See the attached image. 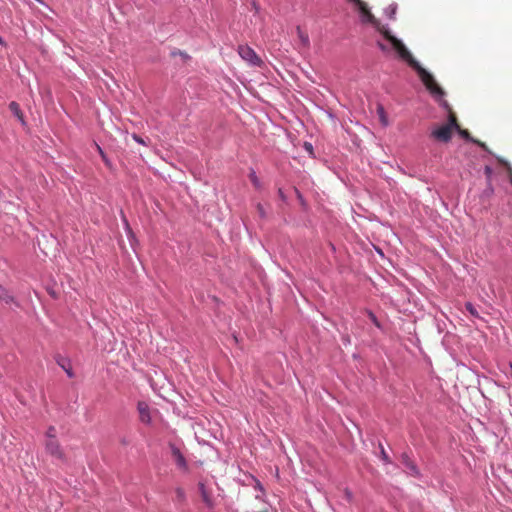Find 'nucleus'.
Listing matches in <instances>:
<instances>
[{"label":"nucleus","mask_w":512,"mask_h":512,"mask_svg":"<svg viewBox=\"0 0 512 512\" xmlns=\"http://www.w3.org/2000/svg\"><path fill=\"white\" fill-rule=\"evenodd\" d=\"M198 491L200 493L201 499L206 505V507L210 510L214 509L216 502L213 496V489L206 485L204 481L198 482Z\"/></svg>","instance_id":"nucleus-2"},{"label":"nucleus","mask_w":512,"mask_h":512,"mask_svg":"<svg viewBox=\"0 0 512 512\" xmlns=\"http://www.w3.org/2000/svg\"><path fill=\"white\" fill-rule=\"evenodd\" d=\"M0 299L5 301L6 303H9L13 300V298L8 294V292L0 286Z\"/></svg>","instance_id":"nucleus-13"},{"label":"nucleus","mask_w":512,"mask_h":512,"mask_svg":"<svg viewBox=\"0 0 512 512\" xmlns=\"http://www.w3.org/2000/svg\"><path fill=\"white\" fill-rule=\"evenodd\" d=\"M96 145V148H97V151L99 152V154L101 155L102 159L106 162V164L108 163L107 159H106V155L105 153L103 152L102 148L98 145V144H95Z\"/></svg>","instance_id":"nucleus-24"},{"label":"nucleus","mask_w":512,"mask_h":512,"mask_svg":"<svg viewBox=\"0 0 512 512\" xmlns=\"http://www.w3.org/2000/svg\"><path fill=\"white\" fill-rule=\"evenodd\" d=\"M485 174L487 177H490L492 174V169L489 166L485 167Z\"/></svg>","instance_id":"nucleus-28"},{"label":"nucleus","mask_w":512,"mask_h":512,"mask_svg":"<svg viewBox=\"0 0 512 512\" xmlns=\"http://www.w3.org/2000/svg\"><path fill=\"white\" fill-rule=\"evenodd\" d=\"M46 451L51 456H53L57 459H60V460L64 459V452H63L59 442L57 441V439H48L46 441Z\"/></svg>","instance_id":"nucleus-5"},{"label":"nucleus","mask_w":512,"mask_h":512,"mask_svg":"<svg viewBox=\"0 0 512 512\" xmlns=\"http://www.w3.org/2000/svg\"><path fill=\"white\" fill-rule=\"evenodd\" d=\"M256 209H257V212H258L260 218L265 219L267 214H266V210H265L264 206L261 203H258L256 205Z\"/></svg>","instance_id":"nucleus-16"},{"label":"nucleus","mask_w":512,"mask_h":512,"mask_svg":"<svg viewBox=\"0 0 512 512\" xmlns=\"http://www.w3.org/2000/svg\"><path fill=\"white\" fill-rule=\"evenodd\" d=\"M377 114L379 116V119H380L381 123L384 126H387L388 125V118H387V115H386V112H385L383 106L379 105L377 107Z\"/></svg>","instance_id":"nucleus-11"},{"label":"nucleus","mask_w":512,"mask_h":512,"mask_svg":"<svg viewBox=\"0 0 512 512\" xmlns=\"http://www.w3.org/2000/svg\"><path fill=\"white\" fill-rule=\"evenodd\" d=\"M238 53L241 58L254 66H260L262 60L258 57L255 51L248 45H240Z\"/></svg>","instance_id":"nucleus-3"},{"label":"nucleus","mask_w":512,"mask_h":512,"mask_svg":"<svg viewBox=\"0 0 512 512\" xmlns=\"http://www.w3.org/2000/svg\"><path fill=\"white\" fill-rule=\"evenodd\" d=\"M0 44H1V45H4V41H3V39H2V37H1V36H0Z\"/></svg>","instance_id":"nucleus-32"},{"label":"nucleus","mask_w":512,"mask_h":512,"mask_svg":"<svg viewBox=\"0 0 512 512\" xmlns=\"http://www.w3.org/2000/svg\"><path fill=\"white\" fill-rule=\"evenodd\" d=\"M357 6L362 22L370 23L373 25L383 36L384 38L390 42L393 49L396 51L398 56L406 61L408 65L413 68L422 83L425 85L427 90L434 96L442 97L444 96V90L437 84L433 75L429 73L426 69H424L418 61L414 59L410 51L406 48L403 42L393 36L390 31L377 20L374 15L370 12L367 4L362 0H351Z\"/></svg>","instance_id":"nucleus-1"},{"label":"nucleus","mask_w":512,"mask_h":512,"mask_svg":"<svg viewBox=\"0 0 512 512\" xmlns=\"http://www.w3.org/2000/svg\"><path fill=\"white\" fill-rule=\"evenodd\" d=\"M296 32H297V36H298V39L300 40L301 44L304 47H308L310 44L308 34L305 31H303L300 26H298L296 28Z\"/></svg>","instance_id":"nucleus-10"},{"label":"nucleus","mask_w":512,"mask_h":512,"mask_svg":"<svg viewBox=\"0 0 512 512\" xmlns=\"http://www.w3.org/2000/svg\"><path fill=\"white\" fill-rule=\"evenodd\" d=\"M459 134L464 138V139H467V140H471L473 141L474 143L478 144L482 149H484L485 151H488V147L486 146L485 143L479 141V140H474L471 138L470 136V133L468 132V130H465V129H461L459 127V129H457Z\"/></svg>","instance_id":"nucleus-9"},{"label":"nucleus","mask_w":512,"mask_h":512,"mask_svg":"<svg viewBox=\"0 0 512 512\" xmlns=\"http://www.w3.org/2000/svg\"><path fill=\"white\" fill-rule=\"evenodd\" d=\"M176 54H179V55H181V56H183L185 58H188V56L185 53L181 52V51H177V52H173L172 53V55H176Z\"/></svg>","instance_id":"nucleus-30"},{"label":"nucleus","mask_w":512,"mask_h":512,"mask_svg":"<svg viewBox=\"0 0 512 512\" xmlns=\"http://www.w3.org/2000/svg\"><path fill=\"white\" fill-rule=\"evenodd\" d=\"M9 109L11 110V112L14 114V116L21 122V124L24 126L26 125V121H25V118H24V114L23 112L21 111L20 109V106L17 102L15 101H12L10 104H9Z\"/></svg>","instance_id":"nucleus-8"},{"label":"nucleus","mask_w":512,"mask_h":512,"mask_svg":"<svg viewBox=\"0 0 512 512\" xmlns=\"http://www.w3.org/2000/svg\"><path fill=\"white\" fill-rule=\"evenodd\" d=\"M465 307H466L467 311H469V313H470L471 315L476 316V317L478 316V312H477L476 308L473 306V304H472V303L467 302V303L465 304Z\"/></svg>","instance_id":"nucleus-17"},{"label":"nucleus","mask_w":512,"mask_h":512,"mask_svg":"<svg viewBox=\"0 0 512 512\" xmlns=\"http://www.w3.org/2000/svg\"><path fill=\"white\" fill-rule=\"evenodd\" d=\"M137 408L141 422L150 423L151 417L148 404L145 402H139Z\"/></svg>","instance_id":"nucleus-7"},{"label":"nucleus","mask_w":512,"mask_h":512,"mask_svg":"<svg viewBox=\"0 0 512 512\" xmlns=\"http://www.w3.org/2000/svg\"><path fill=\"white\" fill-rule=\"evenodd\" d=\"M498 162H499L501 165H503L504 167H506V168H507V170H508V172H509V174H510V182H511V184H512V167L510 166V164H509L507 161H505V160H504V159H502V158H498Z\"/></svg>","instance_id":"nucleus-15"},{"label":"nucleus","mask_w":512,"mask_h":512,"mask_svg":"<svg viewBox=\"0 0 512 512\" xmlns=\"http://www.w3.org/2000/svg\"><path fill=\"white\" fill-rule=\"evenodd\" d=\"M305 148L307 151H309L310 153H312L313 151V147H312V144L308 143V142H305L304 144Z\"/></svg>","instance_id":"nucleus-27"},{"label":"nucleus","mask_w":512,"mask_h":512,"mask_svg":"<svg viewBox=\"0 0 512 512\" xmlns=\"http://www.w3.org/2000/svg\"><path fill=\"white\" fill-rule=\"evenodd\" d=\"M452 125H443L432 132V137L441 142H448L452 138Z\"/></svg>","instance_id":"nucleus-4"},{"label":"nucleus","mask_w":512,"mask_h":512,"mask_svg":"<svg viewBox=\"0 0 512 512\" xmlns=\"http://www.w3.org/2000/svg\"><path fill=\"white\" fill-rule=\"evenodd\" d=\"M509 367H510V376L512 378V363H510Z\"/></svg>","instance_id":"nucleus-31"},{"label":"nucleus","mask_w":512,"mask_h":512,"mask_svg":"<svg viewBox=\"0 0 512 512\" xmlns=\"http://www.w3.org/2000/svg\"><path fill=\"white\" fill-rule=\"evenodd\" d=\"M46 435H47L48 439H56V429H55V427L54 426H50L47 429Z\"/></svg>","instance_id":"nucleus-18"},{"label":"nucleus","mask_w":512,"mask_h":512,"mask_svg":"<svg viewBox=\"0 0 512 512\" xmlns=\"http://www.w3.org/2000/svg\"><path fill=\"white\" fill-rule=\"evenodd\" d=\"M368 316L370 318V320L377 326V327H380V324L377 320V317L374 315V313L372 312H368Z\"/></svg>","instance_id":"nucleus-23"},{"label":"nucleus","mask_w":512,"mask_h":512,"mask_svg":"<svg viewBox=\"0 0 512 512\" xmlns=\"http://www.w3.org/2000/svg\"><path fill=\"white\" fill-rule=\"evenodd\" d=\"M447 125H452V131L454 129H459V127H460L457 122L456 116L452 113L449 115V123Z\"/></svg>","instance_id":"nucleus-14"},{"label":"nucleus","mask_w":512,"mask_h":512,"mask_svg":"<svg viewBox=\"0 0 512 512\" xmlns=\"http://www.w3.org/2000/svg\"><path fill=\"white\" fill-rule=\"evenodd\" d=\"M250 180L251 182L253 183V185L255 187H259V179L258 177L256 176L255 172H251L250 174Z\"/></svg>","instance_id":"nucleus-20"},{"label":"nucleus","mask_w":512,"mask_h":512,"mask_svg":"<svg viewBox=\"0 0 512 512\" xmlns=\"http://www.w3.org/2000/svg\"><path fill=\"white\" fill-rule=\"evenodd\" d=\"M133 139L140 144H145L144 140L136 134L133 135Z\"/></svg>","instance_id":"nucleus-25"},{"label":"nucleus","mask_w":512,"mask_h":512,"mask_svg":"<svg viewBox=\"0 0 512 512\" xmlns=\"http://www.w3.org/2000/svg\"><path fill=\"white\" fill-rule=\"evenodd\" d=\"M58 364L65 370V372L67 373L68 377L72 378L73 377V372H72V368H71V365L69 363H65V361H57Z\"/></svg>","instance_id":"nucleus-12"},{"label":"nucleus","mask_w":512,"mask_h":512,"mask_svg":"<svg viewBox=\"0 0 512 512\" xmlns=\"http://www.w3.org/2000/svg\"><path fill=\"white\" fill-rule=\"evenodd\" d=\"M171 452H172L173 459L175 460L177 466L181 469L186 470L187 462H186L183 454L181 453L180 449L177 448L176 446H171Z\"/></svg>","instance_id":"nucleus-6"},{"label":"nucleus","mask_w":512,"mask_h":512,"mask_svg":"<svg viewBox=\"0 0 512 512\" xmlns=\"http://www.w3.org/2000/svg\"><path fill=\"white\" fill-rule=\"evenodd\" d=\"M380 448H381V457H382V459H383L385 462L389 463V462H390V460H389V457H388V455H387V453H386V451H385L384 447H383L382 445H380Z\"/></svg>","instance_id":"nucleus-22"},{"label":"nucleus","mask_w":512,"mask_h":512,"mask_svg":"<svg viewBox=\"0 0 512 512\" xmlns=\"http://www.w3.org/2000/svg\"><path fill=\"white\" fill-rule=\"evenodd\" d=\"M403 460L407 466H409L411 469H413L417 473L415 465L412 464V462L409 460V458L406 455L403 456Z\"/></svg>","instance_id":"nucleus-21"},{"label":"nucleus","mask_w":512,"mask_h":512,"mask_svg":"<svg viewBox=\"0 0 512 512\" xmlns=\"http://www.w3.org/2000/svg\"><path fill=\"white\" fill-rule=\"evenodd\" d=\"M378 47L383 51H387V46L381 42H378Z\"/></svg>","instance_id":"nucleus-29"},{"label":"nucleus","mask_w":512,"mask_h":512,"mask_svg":"<svg viewBox=\"0 0 512 512\" xmlns=\"http://www.w3.org/2000/svg\"><path fill=\"white\" fill-rule=\"evenodd\" d=\"M345 496H346L348 501L352 500L353 495H352V492L350 490H348V489L345 490Z\"/></svg>","instance_id":"nucleus-26"},{"label":"nucleus","mask_w":512,"mask_h":512,"mask_svg":"<svg viewBox=\"0 0 512 512\" xmlns=\"http://www.w3.org/2000/svg\"><path fill=\"white\" fill-rule=\"evenodd\" d=\"M175 492H176L177 498H178L179 500H181V501H184V500H185V497H186V496H185V491H184L182 488L178 487V488L175 490Z\"/></svg>","instance_id":"nucleus-19"}]
</instances>
